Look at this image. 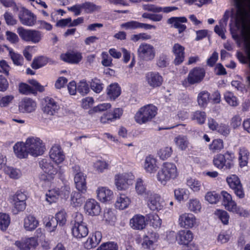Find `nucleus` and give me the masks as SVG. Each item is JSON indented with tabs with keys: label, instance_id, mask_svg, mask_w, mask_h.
<instances>
[{
	"label": "nucleus",
	"instance_id": "nucleus-1",
	"mask_svg": "<svg viewBox=\"0 0 250 250\" xmlns=\"http://www.w3.org/2000/svg\"><path fill=\"white\" fill-rule=\"evenodd\" d=\"M236 8V17L242 24V33L247 40H250V21L248 24L249 13L246 6L250 8V0H233Z\"/></svg>",
	"mask_w": 250,
	"mask_h": 250
},
{
	"label": "nucleus",
	"instance_id": "nucleus-2",
	"mask_svg": "<svg viewBox=\"0 0 250 250\" xmlns=\"http://www.w3.org/2000/svg\"><path fill=\"white\" fill-rule=\"evenodd\" d=\"M179 175L178 169L175 164L171 162H165L157 174L158 181L165 186L171 180L176 179Z\"/></svg>",
	"mask_w": 250,
	"mask_h": 250
},
{
	"label": "nucleus",
	"instance_id": "nucleus-3",
	"mask_svg": "<svg viewBox=\"0 0 250 250\" xmlns=\"http://www.w3.org/2000/svg\"><path fill=\"white\" fill-rule=\"evenodd\" d=\"M234 154L229 151L224 153H218L214 156L212 163L213 165L220 170H230L234 166Z\"/></svg>",
	"mask_w": 250,
	"mask_h": 250
},
{
	"label": "nucleus",
	"instance_id": "nucleus-4",
	"mask_svg": "<svg viewBox=\"0 0 250 250\" xmlns=\"http://www.w3.org/2000/svg\"><path fill=\"white\" fill-rule=\"evenodd\" d=\"M157 107L152 104H148L141 107L134 116L135 121L139 125L151 122L157 114Z\"/></svg>",
	"mask_w": 250,
	"mask_h": 250
},
{
	"label": "nucleus",
	"instance_id": "nucleus-5",
	"mask_svg": "<svg viewBox=\"0 0 250 250\" xmlns=\"http://www.w3.org/2000/svg\"><path fill=\"white\" fill-rule=\"evenodd\" d=\"M25 142L28 152L31 155L37 157L44 153L45 146L40 138L33 136L29 137L26 139Z\"/></svg>",
	"mask_w": 250,
	"mask_h": 250
},
{
	"label": "nucleus",
	"instance_id": "nucleus-6",
	"mask_svg": "<svg viewBox=\"0 0 250 250\" xmlns=\"http://www.w3.org/2000/svg\"><path fill=\"white\" fill-rule=\"evenodd\" d=\"M206 75L205 69L201 67H195L189 72L188 77L185 79L182 84L187 87L201 83L204 79Z\"/></svg>",
	"mask_w": 250,
	"mask_h": 250
},
{
	"label": "nucleus",
	"instance_id": "nucleus-7",
	"mask_svg": "<svg viewBox=\"0 0 250 250\" xmlns=\"http://www.w3.org/2000/svg\"><path fill=\"white\" fill-rule=\"evenodd\" d=\"M72 232L74 237L79 239L85 237L88 233V229L83 222V216L81 213H77L75 215Z\"/></svg>",
	"mask_w": 250,
	"mask_h": 250
},
{
	"label": "nucleus",
	"instance_id": "nucleus-8",
	"mask_svg": "<svg viewBox=\"0 0 250 250\" xmlns=\"http://www.w3.org/2000/svg\"><path fill=\"white\" fill-rule=\"evenodd\" d=\"M17 33L23 41L27 42L37 43L40 42L42 38L41 32L36 30L27 29L20 27L18 28Z\"/></svg>",
	"mask_w": 250,
	"mask_h": 250
},
{
	"label": "nucleus",
	"instance_id": "nucleus-9",
	"mask_svg": "<svg viewBox=\"0 0 250 250\" xmlns=\"http://www.w3.org/2000/svg\"><path fill=\"white\" fill-rule=\"evenodd\" d=\"M137 55L140 60L149 62L155 58L156 50L152 45L143 42L140 44L137 49Z\"/></svg>",
	"mask_w": 250,
	"mask_h": 250
},
{
	"label": "nucleus",
	"instance_id": "nucleus-10",
	"mask_svg": "<svg viewBox=\"0 0 250 250\" xmlns=\"http://www.w3.org/2000/svg\"><path fill=\"white\" fill-rule=\"evenodd\" d=\"M70 193V188L65 186L60 188H55L48 190L46 192V201L50 204L56 202L60 197L62 198L68 197Z\"/></svg>",
	"mask_w": 250,
	"mask_h": 250
},
{
	"label": "nucleus",
	"instance_id": "nucleus-11",
	"mask_svg": "<svg viewBox=\"0 0 250 250\" xmlns=\"http://www.w3.org/2000/svg\"><path fill=\"white\" fill-rule=\"evenodd\" d=\"M226 181L229 188L232 189L235 194L240 199L245 197L244 190L239 177L236 175H231L227 178Z\"/></svg>",
	"mask_w": 250,
	"mask_h": 250
},
{
	"label": "nucleus",
	"instance_id": "nucleus-12",
	"mask_svg": "<svg viewBox=\"0 0 250 250\" xmlns=\"http://www.w3.org/2000/svg\"><path fill=\"white\" fill-rule=\"evenodd\" d=\"M20 250H35L38 245V241L35 237L22 238L15 243Z\"/></svg>",
	"mask_w": 250,
	"mask_h": 250
},
{
	"label": "nucleus",
	"instance_id": "nucleus-13",
	"mask_svg": "<svg viewBox=\"0 0 250 250\" xmlns=\"http://www.w3.org/2000/svg\"><path fill=\"white\" fill-rule=\"evenodd\" d=\"M196 218L192 213H184L179 216L178 224L184 229H191L196 225Z\"/></svg>",
	"mask_w": 250,
	"mask_h": 250
},
{
	"label": "nucleus",
	"instance_id": "nucleus-14",
	"mask_svg": "<svg viewBox=\"0 0 250 250\" xmlns=\"http://www.w3.org/2000/svg\"><path fill=\"white\" fill-rule=\"evenodd\" d=\"M60 58L63 61L71 63L78 64L83 59V56L81 52L74 50H70L65 53L62 54Z\"/></svg>",
	"mask_w": 250,
	"mask_h": 250
},
{
	"label": "nucleus",
	"instance_id": "nucleus-15",
	"mask_svg": "<svg viewBox=\"0 0 250 250\" xmlns=\"http://www.w3.org/2000/svg\"><path fill=\"white\" fill-rule=\"evenodd\" d=\"M18 16L21 22L23 25L32 26L36 22V16L24 8L20 10Z\"/></svg>",
	"mask_w": 250,
	"mask_h": 250
},
{
	"label": "nucleus",
	"instance_id": "nucleus-16",
	"mask_svg": "<svg viewBox=\"0 0 250 250\" xmlns=\"http://www.w3.org/2000/svg\"><path fill=\"white\" fill-rule=\"evenodd\" d=\"M123 113V110L120 108H116L112 111L106 112L101 116L100 122L103 124H109L117 119H119Z\"/></svg>",
	"mask_w": 250,
	"mask_h": 250
},
{
	"label": "nucleus",
	"instance_id": "nucleus-17",
	"mask_svg": "<svg viewBox=\"0 0 250 250\" xmlns=\"http://www.w3.org/2000/svg\"><path fill=\"white\" fill-rule=\"evenodd\" d=\"M43 100L44 105L42 108V111L44 113L53 116L58 112L60 106L54 99L50 97H46Z\"/></svg>",
	"mask_w": 250,
	"mask_h": 250
},
{
	"label": "nucleus",
	"instance_id": "nucleus-18",
	"mask_svg": "<svg viewBox=\"0 0 250 250\" xmlns=\"http://www.w3.org/2000/svg\"><path fill=\"white\" fill-rule=\"evenodd\" d=\"M147 204L148 208L153 211L160 210L165 206L163 199L157 194H151L148 197Z\"/></svg>",
	"mask_w": 250,
	"mask_h": 250
},
{
	"label": "nucleus",
	"instance_id": "nucleus-19",
	"mask_svg": "<svg viewBox=\"0 0 250 250\" xmlns=\"http://www.w3.org/2000/svg\"><path fill=\"white\" fill-rule=\"evenodd\" d=\"M188 21L185 17H172L167 19V22L171 27L176 28L179 34L184 32L187 29V26L184 24Z\"/></svg>",
	"mask_w": 250,
	"mask_h": 250
},
{
	"label": "nucleus",
	"instance_id": "nucleus-20",
	"mask_svg": "<svg viewBox=\"0 0 250 250\" xmlns=\"http://www.w3.org/2000/svg\"><path fill=\"white\" fill-rule=\"evenodd\" d=\"M145 78L147 84L153 88L160 86L163 83V78L158 72H148Z\"/></svg>",
	"mask_w": 250,
	"mask_h": 250
},
{
	"label": "nucleus",
	"instance_id": "nucleus-21",
	"mask_svg": "<svg viewBox=\"0 0 250 250\" xmlns=\"http://www.w3.org/2000/svg\"><path fill=\"white\" fill-rule=\"evenodd\" d=\"M130 227L133 229L142 230L147 225L146 217L141 214L135 215L129 221Z\"/></svg>",
	"mask_w": 250,
	"mask_h": 250
},
{
	"label": "nucleus",
	"instance_id": "nucleus-22",
	"mask_svg": "<svg viewBox=\"0 0 250 250\" xmlns=\"http://www.w3.org/2000/svg\"><path fill=\"white\" fill-rule=\"evenodd\" d=\"M50 158L56 164L62 163L65 159V155L59 145H54L50 150Z\"/></svg>",
	"mask_w": 250,
	"mask_h": 250
},
{
	"label": "nucleus",
	"instance_id": "nucleus-23",
	"mask_svg": "<svg viewBox=\"0 0 250 250\" xmlns=\"http://www.w3.org/2000/svg\"><path fill=\"white\" fill-rule=\"evenodd\" d=\"M193 238V233L190 230H180L176 235V240L181 245H188L192 241Z\"/></svg>",
	"mask_w": 250,
	"mask_h": 250
},
{
	"label": "nucleus",
	"instance_id": "nucleus-24",
	"mask_svg": "<svg viewBox=\"0 0 250 250\" xmlns=\"http://www.w3.org/2000/svg\"><path fill=\"white\" fill-rule=\"evenodd\" d=\"M102 234L101 231H97L91 234L84 243V247L87 250L95 248L101 241Z\"/></svg>",
	"mask_w": 250,
	"mask_h": 250
},
{
	"label": "nucleus",
	"instance_id": "nucleus-25",
	"mask_svg": "<svg viewBox=\"0 0 250 250\" xmlns=\"http://www.w3.org/2000/svg\"><path fill=\"white\" fill-rule=\"evenodd\" d=\"M14 152L19 159L27 158L29 152L26 146V142H18L13 146Z\"/></svg>",
	"mask_w": 250,
	"mask_h": 250
},
{
	"label": "nucleus",
	"instance_id": "nucleus-26",
	"mask_svg": "<svg viewBox=\"0 0 250 250\" xmlns=\"http://www.w3.org/2000/svg\"><path fill=\"white\" fill-rule=\"evenodd\" d=\"M172 52L175 56L173 62L178 65L182 63L185 59V47L179 43H175L172 47Z\"/></svg>",
	"mask_w": 250,
	"mask_h": 250
},
{
	"label": "nucleus",
	"instance_id": "nucleus-27",
	"mask_svg": "<svg viewBox=\"0 0 250 250\" xmlns=\"http://www.w3.org/2000/svg\"><path fill=\"white\" fill-rule=\"evenodd\" d=\"M40 166L43 171L47 173L48 177L47 179L50 180L54 178V176L57 173V169L49 162L47 159H42L40 162Z\"/></svg>",
	"mask_w": 250,
	"mask_h": 250
},
{
	"label": "nucleus",
	"instance_id": "nucleus-28",
	"mask_svg": "<svg viewBox=\"0 0 250 250\" xmlns=\"http://www.w3.org/2000/svg\"><path fill=\"white\" fill-rule=\"evenodd\" d=\"M37 106L36 103L30 98H24L19 103V110L23 113L32 112Z\"/></svg>",
	"mask_w": 250,
	"mask_h": 250
},
{
	"label": "nucleus",
	"instance_id": "nucleus-29",
	"mask_svg": "<svg viewBox=\"0 0 250 250\" xmlns=\"http://www.w3.org/2000/svg\"><path fill=\"white\" fill-rule=\"evenodd\" d=\"M99 200L102 202L109 201L113 197V192L106 187H100L97 190Z\"/></svg>",
	"mask_w": 250,
	"mask_h": 250
},
{
	"label": "nucleus",
	"instance_id": "nucleus-30",
	"mask_svg": "<svg viewBox=\"0 0 250 250\" xmlns=\"http://www.w3.org/2000/svg\"><path fill=\"white\" fill-rule=\"evenodd\" d=\"M115 184L119 190H125L128 187V179L126 174H119L115 176Z\"/></svg>",
	"mask_w": 250,
	"mask_h": 250
},
{
	"label": "nucleus",
	"instance_id": "nucleus-31",
	"mask_svg": "<svg viewBox=\"0 0 250 250\" xmlns=\"http://www.w3.org/2000/svg\"><path fill=\"white\" fill-rule=\"evenodd\" d=\"M84 209L91 215H97L101 211L99 205L94 199L89 200L86 202Z\"/></svg>",
	"mask_w": 250,
	"mask_h": 250
},
{
	"label": "nucleus",
	"instance_id": "nucleus-32",
	"mask_svg": "<svg viewBox=\"0 0 250 250\" xmlns=\"http://www.w3.org/2000/svg\"><path fill=\"white\" fill-rule=\"evenodd\" d=\"M223 205L228 211L237 214L240 216H244L248 214V212L241 208L238 207L235 202L232 199Z\"/></svg>",
	"mask_w": 250,
	"mask_h": 250
},
{
	"label": "nucleus",
	"instance_id": "nucleus-33",
	"mask_svg": "<svg viewBox=\"0 0 250 250\" xmlns=\"http://www.w3.org/2000/svg\"><path fill=\"white\" fill-rule=\"evenodd\" d=\"M39 225V221L35 216L27 215L23 220V227L27 231L34 230Z\"/></svg>",
	"mask_w": 250,
	"mask_h": 250
},
{
	"label": "nucleus",
	"instance_id": "nucleus-34",
	"mask_svg": "<svg viewBox=\"0 0 250 250\" xmlns=\"http://www.w3.org/2000/svg\"><path fill=\"white\" fill-rule=\"evenodd\" d=\"M157 160L151 155L146 157L144 163V168L146 171L153 173L157 170Z\"/></svg>",
	"mask_w": 250,
	"mask_h": 250
},
{
	"label": "nucleus",
	"instance_id": "nucleus-35",
	"mask_svg": "<svg viewBox=\"0 0 250 250\" xmlns=\"http://www.w3.org/2000/svg\"><path fill=\"white\" fill-rule=\"evenodd\" d=\"M74 181L76 184V187L77 189L82 193H84L86 190V183L85 181V176L83 173H79L76 174L74 176Z\"/></svg>",
	"mask_w": 250,
	"mask_h": 250
},
{
	"label": "nucleus",
	"instance_id": "nucleus-36",
	"mask_svg": "<svg viewBox=\"0 0 250 250\" xmlns=\"http://www.w3.org/2000/svg\"><path fill=\"white\" fill-rule=\"evenodd\" d=\"M224 148V142L222 139H215L208 145V149L212 153L221 152Z\"/></svg>",
	"mask_w": 250,
	"mask_h": 250
},
{
	"label": "nucleus",
	"instance_id": "nucleus-37",
	"mask_svg": "<svg viewBox=\"0 0 250 250\" xmlns=\"http://www.w3.org/2000/svg\"><path fill=\"white\" fill-rule=\"evenodd\" d=\"M131 203L130 199L125 194H120L117 198L115 204V208L123 210L127 208Z\"/></svg>",
	"mask_w": 250,
	"mask_h": 250
},
{
	"label": "nucleus",
	"instance_id": "nucleus-38",
	"mask_svg": "<svg viewBox=\"0 0 250 250\" xmlns=\"http://www.w3.org/2000/svg\"><path fill=\"white\" fill-rule=\"evenodd\" d=\"M206 113L204 111L197 110L191 114V119L199 125H203L206 120Z\"/></svg>",
	"mask_w": 250,
	"mask_h": 250
},
{
	"label": "nucleus",
	"instance_id": "nucleus-39",
	"mask_svg": "<svg viewBox=\"0 0 250 250\" xmlns=\"http://www.w3.org/2000/svg\"><path fill=\"white\" fill-rule=\"evenodd\" d=\"M146 223L150 224L155 228H160L161 226L162 221L158 214L154 213H150L146 215Z\"/></svg>",
	"mask_w": 250,
	"mask_h": 250
},
{
	"label": "nucleus",
	"instance_id": "nucleus-40",
	"mask_svg": "<svg viewBox=\"0 0 250 250\" xmlns=\"http://www.w3.org/2000/svg\"><path fill=\"white\" fill-rule=\"evenodd\" d=\"M121 92V88L118 84H111L107 89V95L113 100L120 95Z\"/></svg>",
	"mask_w": 250,
	"mask_h": 250
},
{
	"label": "nucleus",
	"instance_id": "nucleus-41",
	"mask_svg": "<svg viewBox=\"0 0 250 250\" xmlns=\"http://www.w3.org/2000/svg\"><path fill=\"white\" fill-rule=\"evenodd\" d=\"M210 99V94L207 91H202L198 94L197 97V102L198 105L201 107H206L208 104Z\"/></svg>",
	"mask_w": 250,
	"mask_h": 250
},
{
	"label": "nucleus",
	"instance_id": "nucleus-42",
	"mask_svg": "<svg viewBox=\"0 0 250 250\" xmlns=\"http://www.w3.org/2000/svg\"><path fill=\"white\" fill-rule=\"evenodd\" d=\"M249 152L245 147L240 148L239 152V161L241 167L246 166L248 162Z\"/></svg>",
	"mask_w": 250,
	"mask_h": 250
},
{
	"label": "nucleus",
	"instance_id": "nucleus-43",
	"mask_svg": "<svg viewBox=\"0 0 250 250\" xmlns=\"http://www.w3.org/2000/svg\"><path fill=\"white\" fill-rule=\"evenodd\" d=\"M85 198L82 194L78 191H73L71 195V204L75 207L81 206L84 201Z\"/></svg>",
	"mask_w": 250,
	"mask_h": 250
},
{
	"label": "nucleus",
	"instance_id": "nucleus-44",
	"mask_svg": "<svg viewBox=\"0 0 250 250\" xmlns=\"http://www.w3.org/2000/svg\"><path fill=\"white\" fill-rule=\"evenodd\" d=\"M174 195L179 201L187 200L189 197V192L185 188H179L175 189Z\"/></svg>",
	"mask_w": 250,
	"mask_h": 250
},
{
	"label": "nucleus",
	"instance_id": "nucleus-45",
	"mask_svg": "<svg viewBox=\"0 0 250 250\" xmlns=\"http://www.w3.org/2000/svg\"><path fill=\"white\" fill-rule=\"evenodd\" d=\"M7 50L9 51V55L14 64L16 65H22L23 63L22 56L19 54L14 52L12 48H7Z\"/></svg>",
	"mask_w": 250,
	"mask_h": 250
},
{
	"label": "nucleus",
	"instance_id": "nucleus-46",
	"mask_svg": "<svg viewBox=\"0 0 250 250\" xmlns=\"http://www.w3.org/2000/svg\"><path fill=\"white\" fill-rule=\"evenodd\" d=\"M174 141L177 146L181 150H185L188 148L189 142L186 136H178L175 138Z\"/></svg>",
	"mask_w": 250,
	"mask_h": 250
},
{
	"label": "nucleus",
	"instance_id": "nucleus-47",
	"mask_svg": "<svg viewBox=\"0 0 250 250\" xmlns=\"http://www.w3.org/2000/svg\"><path fill=\"white\" fill-rule=\"evenodd\" d=\"M214 214L219 218L224 225H228L229 224V216L228 213L222 209H216Z\"/></svg>",
	"mask_w": 250,
	"mask_h": 250
},
{
	"label": "nucleus",
	"instance_id": "nucleus-48",
	"mask_svg": "<svg viewBox=\"0 0 250 250\" xmlns=\"http://www.w3.org/2000/svg\"><path fill=\"white\" fill-rule=\"evenodd\" d=\"M111 107V105L109 103L101 104L90 109L88 111V114L92 115L97 112H100L107 110V109L110 108Z\"/></svg>",
	"mask_w": 250,
	"mask_h": 250
},
{
	"label": "nucleus",
	"instance_id": "nucleus-49",
	"mask_svg": "<svg viewBox=\"0 0 250 250\" xmlns=\"http://www.w3.org/2000/svg\"><path fill=\"white\" fill-rule=\"evenodd\" d=\"M47 62L48 59L47 58L41 56L33 60L31 66L33 69H37L44 66Z\"/></svg>",
	"mask_w": 250,
	"mask_h": 250
},
{
	"label": "nucleus",
	"instance_id": "nucleus-50",
	"mask_svg": "<svg viewBox=\"0 0 250 250\" xmlns=\"http://www.w3.org/2000/svg\"><path fill=\"white\" fill-rule=\"evenodd\" d=\"M188 208L191 211L197 213L200 211L201 204L198 199H192L188 203Z\"/></svg>",
	"mask_w": 250,
	"mask_h": 250
},
{
	"label": "nucleus",
	"instance_id": "nucleus-51",
	"mask_svg": "<svg viewBox=\"0 0 250 250\" xmlns=\"http://www.w3.org/2000/svg\"><path fill=\"white\" fill-rule=\"evenodd\" d=\"M172 152L173 150L171 147L166 146L160 149L158 154L161 159L165 160L171 156Z\"/></svg>",
	"mask_w": 250,
	"mask_h": 250
},
{
	"label": "nucleus",
	"instance_id": "nucleus-52",
	"mask_svg": "<svg viewBox=\"0 0 250 250\" xmlns=\"http://www.w3.org/2000/svg\"><path fill=\"white\" fill-rule=\"evenodd\" d=\"M187 186L194 192H198L201 188V182L192 178L187 180Z\"/></svg>",
	"mask_w": 250,
	"mask_h": 250
},
{
	"label": "nucleus",
	"instance_id": "nucleus-53",
	"mask_svg": "<svg viewBox=\"0 0 250 250\" xmlns=\"http://www.w3.org/2000/svg\"><path fill=\"white\" fill-rule=\"evenodd\" d=\"M10 223V218L8 214L0 213V229L5 230L9 226Z\"/></svg>",
	"mask_w": 250,
	"mask_h": 250
},
{
	"label": "nucleus",
	"instance_id": "nucleus-54",
	"mask_svg": "<svg viewBox=\"0 0 250 250\" xmlns=\"http://www.w3.org/2000/svg\"><path fill=\"white\" fill-rule=\"evenodd\" d=\"M44 223L45 225L46 228H47L50 231H54L56 228L58 224L56 219L53 216L45 218L44 219Z\"/></svg>",
	"mask_w": 250,
	"mask_h": 250
},
{
	"label": "nucleus",
	"instance_id": "nucleus-55",
	"mask_svg": "<svg viewBox=\"0 0 250 250\" xmlns=\"http://www.w3.org/2000/svg\"><path fill=\"white\" fill-rule=\"evenodd\" d=\"M226 102L231 106H235L238 105L237 98L230 92L227 91L224 94Z\"/></svg>",
	"mask_w": 250,
	"mask_h": 250
},
{
	"label": "nucleus",
	"instance_id": "nucleus-56",
	"mask_svg": "<svg viewBox=\"0 0 250 250\" xmlns=\"http://www.w3.org/2000/svg\"><path fill=\"white\" fill-rule=\"evenodd\" d=\"M220 198V195L214 191L208 192L205 196L206 200L210 204H216Z\"/></svg>",
	"mask_w": 250,
	"mask_h": 250
},
{
	"label": "nucleus",
	"instance_id": "nucleus-57",
	"mask_svg": "<svg viewBox=\"0 0 250 250\" xmlns=\"http://www.w3.org/2000/svg\"><path fill=\"white\" fill-rule=\"evenodd\" d=\"M55 219L59 225L63 226L66 222L67 214L64 210H61L56 214V218Z\"/></svg>",
	"mask_w": 250,
	"mask_h": 250
},
{
	"label": "nucleus",
	"instance_id": "nucleus-58",
	"mask_svg": "<svg viewBox=\"0 0 250 250\" xmlns=\"http://www.w3.org/2000/svg\"><path fill=\"white\" fill-rule=\"evenodd\" d=\"M135 190L139 195H142L146 192V186L142 179L139 178L137 180L135 185Z\"/></svg>",
	"mask_w": 250,
	"mask_h": 250
},
{
	"label": "nucleus",
	"instance_id": "nucleus-59",
	"mask_svg": "<svg viewBox=\"0 0 250 250\" xmlns=\"http://www.w3.org/2000/svg\"><path fill=\"white\" fill-rule=\"evenodd\" d=\"M4 171L5 174L9 175L11 178L18 179L20 177V171L12 167H4Z\"/></svg>",
	"mask_w": 250,
	"mask_h": 250
},
{
	"label": "nucleus",
	"instance_id": "nucleus-60",
	"mask_svg": "<svg viewBox=\"0 0 250 250\" xmlns=\"http://www.w3.org/2000/svg\"><path fill=\"white\" fill-rule=\"evenodd\" d=\"M83 9L87 13H90L98 10L100 7L93 3L90 2H85L82 3Z\"/></svg>",
	"mask_w": 250,
	"mask_h": 250
},
{
	"label": "nucleus",
	"instance_id": "nucleus-61",
	"mask_svg": "<svg viewBox=\"0 0 250 250\" xmlns=\"http://www.w3.org/2000/svg\"><path fill=\"white\" fill-rule=\"evenodd\" d=\"M19 91L21 94L28 95L33 94V91L35 90H33L32 87L31 85L22 83L19 84Z\"/></svg>",
	"mask_w": 250,
	"mask_h": 250
},
{
	"label": "nucleus",
	"instance_id": "nucleus-62",
	"mask_svg": "<svg viewBox=\"0 0 250 250\" xmlns=\"http://www.w3.org/2000/svg\"><path fill=\"white\" fill-rule=\"evenodd\" d=\"M118 246L116 243L109 242L103 243L97 250H118Z\"/></svg>",
	"mask_w": 250,
	"mask_h": 250
},
{
	"label": "nucleus",
	"instance_id": "nucleus-63",
	"mask_svg": "<svg viewBox=\"0 0 250 250\" xmlns=\"http://www.w3.org/2000/svg\"><path fill=\"white\" fill-rule=\"evenodd\" d=\"M101 63L105 67H109L113 65L112 59L106 52H103L102 53Z\"/></svg>",
	"mask_w": 250,
	"mask_h": 250
},
{
	"label": "nucleus",
	"instance_id": "nucleus-64",
	"mask_svg": "<svg viewBox=\"0 0 250 250\" xmlns=\"http://www.w3.org/2000/svg\"><path fill=\"white\" fill-rule=\"evenodd\" d=\"M91 89L95 92L99 93L101 92L103 89V84L101 83L100 81L98 79L92 80L90 83Z\"/></svg>",
	"mask_w": 250,
	"mask_h": 250
}]
</instances>
